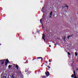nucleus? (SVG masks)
<instances>
[{"instance_id":"f8f14e48","label":"nucleus","mask_w":78,"mask_h":78,"mask_svg":"<svg viewBox=\"0 0 78 78\" xmlns=\"http://www.w3.org/2000/svg\"><path fill=\"white\" fill-rule=\"evenodd\" d=\"M70 37L69 36H68L67 37V39H69V38Z\"/></svg>"},{"instance_id":"393cba45","label":"nucleus","mask_w":78,"mask_h":78,"mask_svg":"<svg viewBox=\"0 0 78 78\" xmlns=\"http://www.w3.org/2000/svg\"><path fill=\"white\" fill-rule=\"evenodd\" d=\"M49 47H51V45L49 46Z\"/></svg>"},{"instance_id":"f3484780","label":"nucleus","mask_w":78,"mask_h":78,"mask_svg":"<svg viewBox=\"0 0 78 78\" xmlns=\"http://www.w3.org/2000/svg\"><path fill=\"white\" fill-rule=\"evenodd\" d=\"M69 36V37H72V35H71L70 36Z\"/></svg>"},{"instance_id":"a878e982","label":"nucleus","mask_w":78,"mask_h":78,"mask_svg":"<svg viewBox=\"0 0 78 78\" xmlns=\"http://www.w3.org/2000/svg\"><path fill=\"white\" fill-rule=\"evenodd\" d=\"M42 9H44V7H43Z\"/></svg>"},{"instance_id":"6ab92c4d","label":"nucleus","mask_w":78,"mask_h":78,"mask_svg":"<svg viewBox=\"0 0 78 78\" xmlns=\"http://www.w3.org/2000/svg\"><path fill=\"white\" fill-rule=\"evenodd\" d=\"M43 78H46V77H45V76H44L43 77Z\"/></svg>"},{"instance_id":"39448f33","label":"nucleus","mask_w":78,"mask_h":78,"mask_svg":"<svg viewBox=\"0 0 78 78\" xmlns=\"http://www.w3.org/2000/svg\"><path fill=\"white\" fill-rule=\"evenodd\" d=\"M52 11L50 13V16H52Z\"/></svg>"},{"instance_id":"f257e3e1","label":"nucleus","mask_w":78,"mask_h":78,"mask_svg":"<svg viewBox=\"0 0 78 78\" xmlns=\"http://www.w3.org/2000/svg\"><path fill=\"white\" fill-rule=\"evenodd\" d=\"M9 62V60H8V59H6V60L5 61V66L7 65V64Z\"/></svg>"},{"instance_id":"dca6fc26","label":"nucleus","mask_w":78,"mask_h":78,"mask_svg":"<svg viewBox=\"0 0 78 78\" xmlns=\"http://www.w3.org/2000/svg\"><path fill=\"white\" fill-rule=\"evenodd\" d=\"M3 78H6V77L5 76H4L3 77Z\"/></svg>"},{"instance_id":"4be33fe9","label":"nucleus","mask_w":78,"mask_h":78,"mask_svg":"<svg viewBox=\"0 0 78 78\" xmlns=\"http://www.w3.org/2000/svg\"><path fill=\"white\" fill-rule=\"evenodd\" d=\"M49 62H51V60H49Z\"/></svg>"},{"instance_id":"412c9836","label":"nucleus","mask_w":78,"mask_h":78,"mask_svg":"<svg viewBox=\"0 0 78 78\" xmlns=\"http://www.w3.org/2000/svg\"><path fill=\"white\" fill-rule=\"evenodd\" d=\"M42 19H41L40 20V22H42Z\"/></svg>"},{"instance_id":"b1692460","label":"nucleus","mask_w":78,"mask_h":78,"mask_svg":"<svg viewBox=\"0 0 78 78\" xmlns=\"http://www.w3.org/2000/svg\"><path fill=\"white\" fill-rule=\"evenodd\" d=\"M48 67L49 68V69H50V66Z\"/></svg>"},{"instance_id":"9d476101","label":"nucleus","mask_w":78,"mask_h":78,"mask_svg":"<svg viewBox=\"0 0 78 78\" xmlns=\"http://www.w3.org/2000/svg\"><path fill=\"white\" fill-rule=\"evenodd\" d=\"M16 68L17 69H18V65L16 66Z\"/></svg>"},{"instance_id":"1a4fd4ad","label":"nucleus","mask_w":78,"mask_h":78,"mask_svg":"<svg viewBox=\"0 0 78 78\" xmlns=\"http://www.w3.org/2000/svg\"><path fill=\"white\" fill-rule=\"evenodd\" d=\"M74 76V75H72V76H71V77L72 78H73V77Z\"/></svg>"},{"instance_id":"f03ea898","label":"nucleus","mask_w":78,"mask_h":78,"mask_svg":"<svg viewBox=\"0 0 78 78\" xmlns=\"http://www.w3.org/2000/svg\"><path fill=\"white\" fill-rule=\"evenodd\" d=\"M44 37H45V35H44V34H43L42 38L43 39L44 41H45V38H44Z\"/></svg>"},{"instance_id":"20e7f679","label":"nucleus","mask_w":78,"mask_h":78,"mask_svg":"<svg viewBox=\"0 0 78 78\" xmlns=\"http://www.w3.org/2000/svg\"><path fill=\"white\" fill-rule=\"evenodd\" d=\"M5 61H6V60H4L2 61L1 64L3 65V64H4V62H5Z\"/></svg>"},{"instance_id":"a211bd4d","label":"nucleus","mask_w":78,"mask_h":78,"mask_svg":"<svg viewBox=\"0 0 78 78\" xmlns=\"http://www.w3.org/2000/svg\"><path fill=\"white\" fill-rule=\"evenodd\" d=\"M69 36V37H72V35H71L70 36Z\"/></svg>"},{"instance_id":"ddd939ff","label":"nucleus","mask_w":78,"mask_h":78,"mask_svg":"<svg viewBox=\"0 0 78 78\" xmlns=\"http://www.w3.org/2000/svg\"><path fill=\"white\" fill-rule=\"evenodd\" d=\"M68 54L69 55H70V53L69 52H68Z\"/></svg>"},{"instance_id":"0eeeda50","label":"nucleus","mask_w":78,"mask_h":78,"mask_svg":"<svg viewBox=\"0 0 78 78\" xmlns=\"http://www.w3.org/2000/svg\"><path fill=\"white\" fill-rule=\"evenodd\" d=\"M75 56H77L78 55V54H77V53L75 52Z\"/></svg>"},{"instance_id":"5701e85b","label":"nucleus","mask_w":78,"mask_h":78,"mask_svg":"<svg viewBox=\"0 0 78 78\" xmlns=\"http://www.w3.org/2000/svg\"><path fill=\"white\" fill-rule=\"evenodd\" d=\"M46 63H47L48 62V61H46L45 62Z\"/></svg>"},{"instance_id":"bb28decb","label":"nucleus","mask_w":78,"mask_h":78,"mask_svg":"<svg viewBox=\"0 0 78 78\" xmlns=\"http://www.w3.org/2000/svg\"><path fill=\"white\" fill-rule=\"evenodd\" d=\"M13 78H14V77L12 76Z\"/></svg>"},{"instance_id":"423d86ee","label":"nucleus","mask_w":78,"mask_h":78,"mask_svg":"<svg viewBox=\"0 0 78 78\" xmlns=\"http://www.w3.org/2000/svg\"><path fill=\"white\" fill-rule=\"evenodd\" d=\"M63 40L64 41H66V37H64V38L63 39Z\"/></svg>"},{"instance_id":"6e6552de","label":"nucleus","mask_w":78,"mask_h":78,"mask_svg":"<svg viewBox=\"0 0 78 78\" xmlns=\"http://www.w3.org/2000/svg\"><path fill=\"white\" fill-rule=\"evenodd\" d=\"M40 58H41V59H42V57H38L37 58V59H39Z\"/></svg>"},{"instance_id":"aec40b11","label":"nucleus","mask_w":78,"mask_h":78,"mask_svg":"<svg viewBox=\"0 0 78 78\" xmlns=\"http://www.w3.org/2000/svg\"><path fill=\"white\" fill-rule=\"evenodd\" d=\"M42 28H43H43H44V26H43V25H42Z\"/></svg>"},{"instance_id":"4468645a","label":"nucleus","mask_w":78,"mask_h":78,"mask_svg":"<svg viewBox=\"0 0 78 78\" xmlns=\"http://www.w3.org/2000/svg\"><path fill=\"white\" fill-rule=\"evenodd\" d=\"M9 68H11V65H9Z\"/></svg>"},{"instance_id":"9b49d317","label":"nucleus","mask_w":78,"mask_h":78,"mask_svg":"<svg viewBox=\"0 0 78 78\" xmlns=\"http://www.w3.org/2000/svg\"><path fill=\"white\" fill-rule=\"evenodd\" d=\"M21 78H23V75H21Z\"/></svg>"},{"instance_id":"2eb2a0df","label":"nucleus","mask_w":78,"mask_h":78,"mask_svg":"<svg viewBox=\"0 0 78 78\" xmlns=\"http://www.w3.org/2000/svg\"><path fill=\"white\" fill-rule=\"evenodd\" d=\"M49 18H50L51 19H52V17H51V16H50Z\"/></svg>"},{"instance_id":"cd10ccee","label":"nucleus","mask_w":78,"mask_h":78,"mask_svg":"<svg viewBox=\"0 0 78 78\" xmlns=\"http://www.w3.org/2000/svg\"><path fill=\"white\" fill-rule=\"evenodd\" d=\"M13 65H14V64H13Z\"/></svg>"},{"instance_id":"7ed1b4c3","label":"nucleus","mask_w":78,"mask_h":78,"mask_svg":"<svg viewBox=\"0 0 78 78\" xmlns=\"http://www.w3.org/2000/svg\"><path fill=\"white\" fill-rule=\"evenodd\" d=\"M46 76H49V73H48V72H47L46 73Z\"/></svg>"}]
</instances>
